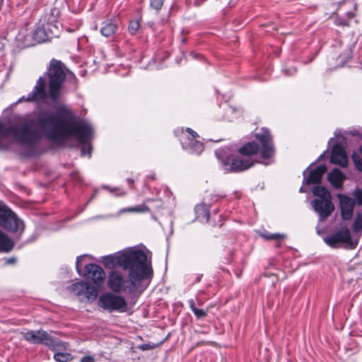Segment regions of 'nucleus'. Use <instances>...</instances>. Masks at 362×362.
Wrapping results in <instances>:
<instances>
[{
  "instance_id": "1",
  "label": "nucleus",
  "mask_w": 362,
  "mask_h": 362,
  "mask_svg": "<svg viewBox=\"0 0 362 362\" xmlns=\"http://www.w3.org/2000/svg\"><path fill=\"white\" fill-rule=\"evenodd\" d=\"M146 261L147 256L143 251L132 248L104 257L103 263L106 267H120L128 272L126 276L119 270L111 271L107 279L109 288L116 293L138 291L142 281L152 275V269Z\"/></svg>"
},
{
  "instance_id": "2",
  "label": "nucleus",
  "mask_w": 362,
  "mask_h": 362,
  "mask_svg": "<svg viewBox=\"0 0 362 362\" xmlns=\"http://www.w3.org/2000/svg\"><path fill=\"white\" fill-rule=\"evenodd\" d=\"M67 128L72 127L47 111L39 112L35 119L25 120L17 124L7 126L0 123V149H6L10 146L11 137L22 145L31 146L42 135L54 139L62 137L67 134Z\"/></svg>"
},
{
  "instance_id": "3",
  "label": "nucleus",
  "mask_w": 362,
  "mask_h": 362,
  "mask_svg": "<svg viewBox=\"0 0 362 362\" xmlns=\"http://www.w3.org/2000/svg\"><path fill=\"white\" fill-rule=\"evenodd\" d=\"M49 78V91L46 92V82L40 77L33 88V91L26 97H22L18 102H45L47 95L52 101H55L60 95L61 88L65 79L66 74L64 67L59 61L52 60L50 63L49 69L47 72Z\"/></svg>"
},
{
  "instance_id": "4",
  "label": "nucleus",
  "mask_w": 362,
  "mask_h": 362,
  "mask_svg": "<svg viewBox=\"0 0 362 362\" xmlns=\"http://www.w3.org/2000/svg\"><path fill=\"white\" fill-rule=\"evenodd\" d=\"M52 115L57 117V119H59V120L62 123H65L69 126H71L73 128H67V134H64V135L57 139H49L53 141L61 142L64 139L74 137L80 144H81V154L83 156H90L91 148L90 146L86 145V143L88 141L92 134V127L86 122H74L63 116L60 113H52Z\"/></svg>"
},
{
  "instance_id": "5",
  "label": "nucleus",
  "mask_w": 362,
  "mask_h": 362,
  "mask_svg": "<svg viewBox=\"0 0 362 362\" xmlns=\"http://www.w3.org/2000/svg\"><path fill=\"white\" fill-rule=\"evenodd\" d=\"M255 136L261 144V148L256 142H249L239 149V153L242 155L250 156L261 151L262 157L264 158L273 156L275 150L269 132L263 129L261 133H257Z\"/></svg>"
},
{
  "instance_id": "6",
  "label": "nucleus",
  "mask_w": 362,
  "mask_h": 362,
  "mask_svg": "<svg viewBox=\"0 0 362 362\" xmlns=\"http://www.w3.org/2000/svg\"><path fill=\"white\" fill-rule=\"evenodd\" d=\"M313 194L317 197L311 204L316 213L318 214L320 221H324L331 215L334 209V204L331 201L329 192L324 187L316 186L312 189Z\"/></svg>"
},
{
  "instance_id": "7",
  "label": "nucleus",
  "mask_w": 362,
  "mask_h": 362,
  "mask_svg": "<svg viewBox=\"0 0 362 362\" xmlns=\"http://www.w3.org/2000/svg\"><path fill=\"white\" fill-rule=\"evenodd\" d=\"M23 339L31 344H42L52 350H64L66 345L61 341L53 339L46 331L29 330L21 333Z\"/></svg>"
},
{
  "instance_id": "8",
  "label": "nucleus",
  "mask_w": 362,
  "mask_h": 362,
  "mask_svg": "<svg viewBox=\"0 0 362 362\" xmlns=\"http://www.w3.org/2000/svg\"><path fill=\"white\" fill-rule=\"evenodd\" d=\"M324 240L332 247H337L339 245H342L347 249H354L358 245V238L353 239L349 228L344 226L333 235L324 238Z\"/></svg>"
},
{
  "instance_id": "9",
  "label": "nucleus",
  "mask_w": 362,
  "mask_h": 362,
  "mask_svg": "<svg viewBox=\"0 0 362 362\" xmlns=\"http://www.w3.org/2000/svg\"><path fill=\"white\" fill-rule=\"evenodd\" d=\"M98 305L110 312L119 311L122 313L127 310V303L125 298L110 292L105 293L99 297Z\"/></svg>"
},
{
  "instance_id": "10",
  "label": "nucleus",
  "mask_w": 362,
  "mask_h": 362,
  "mask_svg": "<svg viewBox=\"0 0 362 362\" xmlns=\"http://www.w3.org/2000/svg\"><path fill=\"white\" fill-rule=\"evenodd\" d=\"M69 290L83 302H93L98 296V292L95 287L83 281L73 284L69 287Z\"/></svg>"
},
{
  "instance_id": "11",
  "label": "nucleus",
  "mask_w": 362,
  "mask_h": 362,
  "mask_svg": "<svg viewBox=\"0 0 362 362\" xmlns=\"http://www.w3.org/2000/svg\"><path fill=\"white\" fill-rule=\"evenodd\" d=\"M0 226L13 232L23 230V223L8 208L0 206Z\"/></svg>"
},
{
  "instance_id": "12",
  "label": "nucleus",
  "mask_w": 362,
  "mask_h": 362,
  "mask_svg": "<svg viewBox=\"0 0 362 362\" xmlns=\"http://www.w3.org/2000/svg\"><path fill=\"white\" fill-rule=\"evenodd\" d=\"M254 162L251 158H237L234 156L227 157L223 160V165L228 171H243L252 166Z\"/></svg>"
},
{
  "instance_id": "13",
  "label": "nucleus",
  "mask_w": 362,
  "mask_h": 362,
  "mask_svg": "<svg viewBox=\"0 0 362 362\" xmlns=\"http://www.w3.org/2000/svg\"><path fill=\"white\" fill-rule=\"evenodd\" d=\"M337 197L339 199L341 217L344 220H349L353 216L355 201L352 198L339 194Z\"/></svg>"
},
{
  "instance_id": "14",
  "label": "nucleus",
  "mask_w": 362,
  "mask_h": 362,
  "mask_svg": "<svg viewBox=\"0 0 362 362\" xmlns=\"http://www.w3.org/2000/svg\"><path fill=\"white\" fill-rule=\"evenodd\" d=\"M83 276L87 279L93 281L94 284H99L105 279V272L100 266L95 264H89L86 266Z\"/></svg>"
},
{
  "instance_id": "15",
  "label": "nucleus",
  "mask_w": 362,
  "mask_h": 362,
  "mask_svg": "<svg viewBox=\"0 0 362 362\" xmlns=\"http://www.w3.org/2000/svg\"><path fill=\"white\" fill-rule=\"evenodd\" d=\"M331 163L339 165L341 167H346L348 163L347 156L343 146L335 144L332 151L330 158Z\"/></svg>"
},
{
  "instance_id": "16",
  "label": "nucleus",
  "mask_w": 362,
  "mask_h": 362,
  "mask_svg": "<svg viewBox=\"0 0 362 362\" xmlns=\"http://www.w3.org/2000/svg\"><path fill=\"white\" fill-rule=\"evenodd\" d=\"M186 132L188 133L189 136H187L188 143H182L184 148H190L193 151L196 153H200L203 149V144L196 140V138L198 136V134L196 132L192 130L190 128H187Z\"/></svg>"
},
{
  "instance_id": "17",
  "label": "nucleus",
  "mask_w": 362,
  "mask_h": 362,
  "mask_svg": "<svg viewBox=\"0 0 362 362\" xmlns=\"http://www.w3.org/2000/svg\"><path fill=\"white\" fill-rule=\"evenodd\" d=\"M327 168L325 165H321L315 169L310 170L308 177L305 178L303 183L315 184L321 181V178L326 172Z\"/></svg>"
},
{
  "instance_id": "18",
  "label": "nucleus",
  "mask_w": 362,
  "mask_h": 362,
  "mask_svg": "<svg viewBox=\"0 0 362 362\" xmlns=\"http://www.w3.org/2000/svg\"><path fill=\"white\" fill-rule=\"evenodd\" d=\"M348 134L353 136H358L362 139V129H353L347 132ZM360 153H354L352 155V159L356 167L361 171H362V146L360 147Z\"/></svg>"
},
{
  "instance_id": "19",
  "label": "nucleus",
  "mask_w": 362,
  "mask_h": 362,
  "mask_svg": "<svg viewBox=\"0 0 362 362\" xmlns=\"http://www.w3.org/2000/svg\"><path fill=\"white\" fill-rule=\"evenodd\" d=\"M327 179L334 187L339 188L342 186L344 175L338 169H334L327 175Z\"/></svg>"
},
{
  "instance_id": "20",
  "label": "nucleus",
  "mask_w": 362,
  "mask_h": 362,
  "mask_svg": "<svg viewBox=\"0 0 362 362\" xmlns=\"http://www.w3.org/2000/svg\"><path fill=\"white\" fill-rule=\"evenodd\" d=\"M117 30V25L112 21H105L103 23V25L100 28V33L105 37H110L112 36Z\"/></svg>"
},
{
  "instance_id": "21",
  "label": "nucleus",
  "mask_w": 362,
  "mask_h": 362,
  "mask_svg": "<svg viewBox=\"0 0 362 362\" xmlns=\"http://www.w3.org/2000/svg\"><path fill=\"white\" fill-rule=\"evenodd\" d=\"M13 247L11 239L0 230V252H9Z\"/></svg>"
},
{
  "instance_id": "22",
  "label": "nucleus",
  "mask_w": 362,
  "mask_h": 362,
  "mask_svg": "<svg viewBox=\"0 0 362 362\" xmlns=\"http://www.w3.org/2000/svg\"><path fill=\"white\" fill-rule=\"evenodd\" d=\"M195 213L197 218L201 220L208 221L209 218V209L206 204H199L195 206Z\"/></svg>"
},
{
  "instance_id": "23",
  "label": "nucleus",
  "mask_w": 362,
  "mask_h": 362,
  "mask_svg": "<svg viewBox=\"0 0 362 362\" xmlns=\"http://www.w3.org/2000/svg\"><path fill=\"white\" fill-rule=\"evenodd\" d=\"M188 303H189V307H190L192 311L194 313V314L196 315V317L198 319L204 318V317L206 316L208 311H209L208 309H206L205 310L203 309L197 308L196 302L193 299L189 300Z\"/></svg>"
},
{
  "instance_id": "24",
  "label": "nucleus",
  "mask_w": 362,
  "mask_h": 362,
  "mask_svg": "<svg viewBox=\"0 0 362 362\" xmlns=\"http://www.w3.org/2000/svg\"><path fill=\"white\" fill-rule=\"evenodd\" d=\"M261 237H262L265 240H275L277 241L276 247L280 245V240H283L286 238L285 234L282 233H264L261 234Z\"/></svg>"
},
{
  "instance_id": "25",
  "label": "nucleus",
  "mask_w": 362,
  "mask_h": 362,
  "mask_svg": "<svg viewBox=\"0 0 362 362\" xmlns=\"http://www.w3.org/2000/svg\"><path fill=\"white\" fill-rule=\"evenodd\" d=\"M352 230L356 234H362V214H356L352 225Z\"/></svg>"
},
{
  "instance_id": "26",
  "label": "nucleus",
  "mask_w": 362,
  "mask_h": 362,
  "mask_svg": "<svg viewBox=\"0 0 362 362\" xmlns=\"http://www.w3.org/2000/svg\"><path fill=\"white\" fill-rule=\"evenodd\" d=\"M54 358L57 362H68L71 361L72 356L69 353L57 352L54 354Z\"/></svg>"
},
{
  "instance_id": "27",
  "label": "nucleus",
  "mask_w": 362,
  "mask_h": 362,
  "mask_svg": "<svg viewBox=\"0 0 362 362\" xmlns=\"http://www.w3.org/2000/svg\"><path fill=\"white\" fill-rule=\"evenodd\" d=\"M149 209L144 204L139 205L135 207L127 208L122 210L124 212L144 213L148 211Z\"/></svg>"
},
{
  "instance_id": "28",
  "label": "nucleus",
  "mask_w": 362,
  "mask_h": 362,
  "mask_svg": "<svg viewBox=\"0 0 362 362\" xmlns=\"http://www.w3.org/2000/svg\"><path fill=\"white\" fill-rule=\"evenodd\" d=\"M140 27L139 21L134 20L129 23L128 30L132 35L136 34Z\"/></svg>"
},
{
  "instance_id": "29",
  "label": "nucleus",
  "mask_w": 362,
  "mask_h": 362,
  "mask_svg": "<svg viewBox=\"0 0 362 362\" xmlns=\"http://www.w3.org/2000/svg\"><path fill=\"white\" fill-rule=\"evenodd\" d=\"M164 1L165 0H150V6L158 11L162 8Z\"/></svg>"
},
{
  "instance_id": "30",
  "label": "nucleus",
  "mask_w": 362,
  "mask_h": 362,
  "mask_svg": "<svg viewBox=\"0 0 362 362\" xmlns=\"http://www.w3.org/2000/svg\"><path fill=\"white\" fill-rule=\"evenodd\" d=\"M354 196L356 200V202L358 205H362V190L356 189L354 192Z\"/></svg>"
},
{
  "instance_id": "31",
  "label": "nucleus",
  "mask_w": 362,
  "mask_h": 362,
  "mask_svg": "<svg viewBox=\"0 0 362 362\" xmlns=\"http://www.w3.org/2000/svg\"><path fill=\"white\" fill-rule=\"evenodd\" d=\"M81 362H95V359L90 356H86L81 359Z\"/></svg>"
},
{
  "instance_id": "32",
  "label": "nucleus",
  "mask_w": 362,
  "mask_h": 362,
  "mask_svg": "<svg viewBox=\"0 0 362 362\" xmlns=\"http://www.w3.org/2000/svg\"><path fill=\"white\" fill-rule=\"evenodd\" d=\"M80 259H81V257H77L76 262V267L77 272L79 274H80V267H81Z\"/></svg>"
},
{
  "instance_id": "33",
  "label": "nucleus",
  "mask_w": 362,
  "mask_h": 362,
  "mask_svg": "<svg viewBox=\"0 0 362 362\" xmlns=\"http://www.w3.org/2000/svg\"><path fill=\"white\" fill-rule=\"evenodd\" d=\"M14 262H15V259H13V258H10L6 260L7 264H13Z\"/></svg>"
},
{
  "instance_id": "34",
  "label": "nucleus",
  "mask_w": 362,
  "mask_h": 362,
  "mask_svg": "<svg viewBox=\"0 0 362 362\" xmlns=\"http://www.w3.org/2000/svg\"><path fill=\"white\" fill-rule=\"evenodd\" d=\"M195 302H196L197 305H201L203 303V301L198 298L196 299Z\"/></svg>"
},
{
  "instance_id": "35",
  "label": "nucleus",
  "mask_w": 362,
  "mask_h": 362,
  "mask_svg": "<svg viewBox=\"0 0 362 362\" xmlns=\"http://www.w3.org/2000/svg\"><path fill=\"white\" fill-rule=\"evenodd\" d=\"M44 33V30H41V29H39L38 30H36L35 32V35H39V34H42Z\"/></svg>"
},
{
  "instance_id": "36",
  "label": "nucleus",
  "mask_w": 362,
  "mask_h": 362,
  "mask_svg": "<svg viewBox=\"0 0 362 362\" xmlns=\"http://www.w3.org/2000/svg\"><path fill=\"white\" fill-rule=\"evenodd\" d=\"M346 14L349 18H352L354 16V13L352 12H348Z\"/></svg>"
},
{
  "instance_id": "37",
  "label": "nucleus",
  "mask_w": 362,
  "mask_h": 362,
  "mask_svg": "<svg viewBox=\"0 0 362 362\" xmlns=\"http://www.w3.org/2000/svg\"><path fill=\"white\" fill-rule=\"evenodd\" d=\"M296 71V69H292L288 74H293Z\"/></svg>"
},
{
  "instance_id": "38",
  "label": "nucleus",
  "mask_w": 362,
  "mask_h": 362,
  "mask_svg": "<svg viewBox=\"0 0 362 362\" xmlns=\"http://www.w3.org/2000/svg\"><path fill=\"white\" fill-rule=\"evenodd\" d=\"M146 345H143V346H142V347H141V349H142L143 350L146 349Z\"/></svg>"
},
{
  "instance_id": "39",
  "label": "nucleus",
  "mask_w": 362,
  "mask_h": 362,
  "mask_svg": "<svg viewBox=\"0 0 362 362\" xmlns=\"http://www.w3.org/2000/svg\"><path fill=\"white\" fill-rule=\"evenodd\" d=\"M300 192H303V188H302V187L300 189Z\"/></svg>"
}]
</instances>
